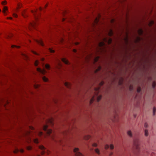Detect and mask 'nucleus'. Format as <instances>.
Segmentation results:
<instances>
[{"instance_id":"nucleus-27","label":"nucleus","mask_w":156,"mask_h":156,"mask_svg":"<svg viewBox=\"0 0 156 156\" xmlns=\"http://www.w3.org/2000/svg\"><path fill=\"white\" fill-rule=\"evenodd\" d=\"M95 151L98 154H99V151L98 149H96L95 150Z\"/></svg>"},{"instance_id":"nucleus-45","label":"nucleus","mask_w":156,"mask_h":156,"mask_svg":"<svg viewBox=\"0 0 156 156\" xmlns=\"http://www.w3.org/2000/svg\"><path fill=\"white\" fill-rule=\"evenodd\" d=\"M100 84L101 85H102L103 84V83L102 82H101L100 83Z\"/></svg>"},{"instance_id":"nucleus-56","label":"nucleus","mask_w":156,"mask_h":156,"mask_svg":"<svg viewBox=\"0 0 156 156\" xmlns=\"http://www.w3.org/2000/svg\"><path fill=\"white\" fill-rule=\"evenodd\" d=\"M44 60V58H42V61H43Z\"/></svg>"},{"instance_id":"nucleus-25","label":"nucleus","mask_w":156,"mask_h":156,"mask_svg":"<svg viewBox=\"0 0 156 156\" xmlns=\"http://www.w3.org/2000/svg\"><path fill=\"white\" fill-rule=\"evenodd\" d=\"M34 142L35 143L38 144L39 142L38 140L37 139H35L34 140Z\"/></svg>"},{"instance_id":"nucleus-16","label":"nucleus","mask_w":156,"mask_h":156,"mask_svg":"<svg viewBox=\"0 0 156 156\" xmlns=\"http://www.w3.org/2000/svg\"><path fill=\"white\" fill-rule=\"evenodd\" d=\"M156 86V83L155 81H153L152 83V86L153 88H154Z\"/></svg>"},{"instance_id":"nucleus-28","label":"nucleus","mask_w":156,"mask_h":156,"mask_svg":"<svg viewBox=\"0 0 156 156\" xmlns=\"http://www.w3.org/2000/svg\"><path fill=\"white\" fill-rule=\"evenodd\" d=\"M141 91V88L140 87H138L137 89V92L138 93L140 92Z\"/></svg>"},{"instance_id":"nucleus-61","label":"nucleus","mask_w":156,"mask_h":156,"mask_svg":"<svg viewBox=\"0 0 156 156\" xmlns=\"http://www.w3.org/2000/svg\"><path fill=\"white\" fill-rule=\"evenodd\" d=\"M97 59L96 58V59H95V60H96V61H97Z\"/></svg>"},{"instance_id":"nucleus-64","label":"nucleus","mask_w":156,"mask_h":156,"mask_svg":"<svg viewBox=\"0 0 156 156\" xmlns=\"http://www.w3.org/2000/svg\"><path fill=\"white\" fill-rule=\"evenodd\" d=\"M37 156H39V155H37Z\"/></svg>"},{"instance_id":"nucleus-51","label":"nucleus","mask_w":156,"mask_h":156,"mask_svg":"<svg viewBox=\"0 0 156 156\" xmlns=\"http://www.w3.org/2000/svg\"><path fill=\"white\" fill-rule=\"evenodd\" d=\"M100 69H101V67H99V69L98 70H100Z\"/></svg>"},{"instance_id":"nucleus-21","label":"nucleus","mask_w":156,"mask_h":156,"mask_svg":"<svg viewBox=\"0 0 156 156\" xmlns=\"http://www.w3.org/2000/svg\"><path fill=\"white\" fill-rule=\"evenodd\" d=\"M156 112V108L155 107H154L153 108V115H154Z\"/></svg>"},{"instance_id":"nucleus-3","label":"nucleus","mask_w":156,"mask_h":156,"mask_svg":"<svg viewBox=\"0 0 156 156\" xmlns=\"http://www.w3.org/2000/svg\"><path fill=\"white\" fill-rule=\"evenodd\" d=\"M73 151L76 156H83L82 154L79 151V149L77 148H75Z\"/></svg>"},{"instance_id":"nucleus-55","label":"nucleus","mask_w":156,"mask_h":156,"mask_svg":"<svg viewBox=\"0 0 156 156\" xmlns=\"http://www.w3.org/2000/svg\"><path fill=\"white\" fill-rule=\"evenodd\" d=\"M59 64V65H61L60 64V62H59V63H58Z\"/></svg>"},{"instance_id":"nucleus-53","label":"nucleus","mask_w":156,"mask_h":156,"mask_svg":"<svg viewBox=\"0 0 156 156\" xmlns=\"http://www.w3.org/2000/svg\"><path fill=\"white\" fill-rule=\"evenodd\" d=\"M90 136H88V138L87 139H89V138H90Z\"/></svg>"},{"instance_id":"nucleus-8","label":"nucleus","mask_w":156,"mask_h":156,"mask_svg":"<svg viewBox=\"0 0 156 156\" xmlns=\"http://www.w3.org/2000/svg\"><path fill=\"white\" fill-rule=\"evenodd\" d=\"M104 41L105 42H107L109 44H110L112 42V40L111 39H109L108 40H107L106 39L104 38Z\"/></svg>"},{"instance_id":"nucleus-4","label":"nucleus","mask_w":156,"mask_h":156,"mask_svg":"<svg viewBox=\"0 0 156 156\" xmlns=\"http://www.w3.org/2000/svg\"><path fill=\"white\" fill-rule=\"evenodd\" d=\"M39 148L42 150V151L41 152V154H44L46 152V148L43 145H40L39 147Z\"/></svg>"},{"instance_id":"nucleus-57","label":"nucleus","mask_w":156,"mask_h":156,"mask_svg":"<svg viewBox=\"0 0 156 156\" xmlns=\"http://www.w3.org/2000/svg\"><path fill=\"white\" fill-rule=\"evenodd\" d=\"M97 89V91H98V90H99L98 89Z\"/></svg>"},{"instance_id":"nucleus-37","label":"nucleus","mask_w":156,"mask_h":156,"mask_svg":"<svg viewBox=\"0 0 156 156\" xmlns=\"http://www.w3.org/2000/svg\"><path fill=\"white\" fill-rule=\"evenodd\" d=\"M13 16L15 17H17V14L14 13L13 15Z\"/></svg>"},{"instance_id":"nucleus-39","label":"nucleus","mask_w":156,"mask_h":156,"mask_svg":"<svg viewBox=\"0 0 156 156\" xmlns=\"http://www.w3.org/2000/svg\"><path fill=\"white\" fill-rule=\"evenodd\" d=\"M154 23V21H152L151 22V25H153Z\"/></svg>"},{"instance_id":"nucleus-50","label":"nucleus","mask_w":156,"mask_h":156,"mask_svg":"<svg viewBox=\"0 0 156 156\" xmlns=\"http://www.w3.org/2000/svg\"><path fill=\"white\" fill-rule=\"evenodd\" d=\"M65 20V19H62V21H64Z\"/></svg>"},{"instance_id":"nucleus-33","label":"nucleus","mask_w":156,"mask_h":156,"mask_svg":"<svg viewBox=\"0 0 156 156\" xmlns=\"http://www.w3.org/2000/svg\"><path fill=\"white\" fill-rule=\"evenodd\" d=\"M43 135V133L42 132H40L39 133V135L40 136H41Z\"/></svg>"},{"instance_id":"nucleus-41","label":"nucleus","mask_w":156,"mask_h":156,"mask_svg":"<svg viewBox=\"0 0 156 156\" xmlns=\"http://www.w3.org/2000/svg\"><path fill=\"white\" fill-rule=\"evenodd\" d=\"M145 135L146 136V129H145L144 130Z\"/></svg>"},{"instance_id":"nucleus-17","label":"nucleus","mask_w":156,"mask_h":156,"mask_svg":"<svg viewBox=\"0 0 156 156\" xmlns=\"http://www.w3.org/2000/svg\"><path fill=\"white\" fill-rule=\"evenodd\" d=\"M45 68L47 69H50V66L48 64H46L45 65Z\"/></svg>"},{"instance_id":"nucleus-52","label":"nucleus","mask_w":156,"mask_h":156,"mask_svg":"<svg viewBox=\"0 0 156 156\" xmlns=\"http://www.w3.org/2000/svg\"><path fill=\"white\" fill-rule=\"evenodd\" d=\"M51 137H52V138H53V135H52V136H51Z\"/></svg>"},{"instance_id":"nucleus-62","label":"nucleus","mask_w":156,"mask_h":156,"mask_svg":"<svg viewBox=\"0 0 156 156\" xmlns=\"http://www.w3.org/2000/svg\"><path fill=\"white\" fill-rule=\"evenodd\" d=\"M97 59L96 58V59H95V60H96V61H97Z\"/></svg>"},{"instance_id":"nucleus-36","label":"nucleus","mask_w":156,"mask_h":156,"mask_svg":"<svg viewBox=\"0 0 156 156\" xmlns=\"http://www.w3.org/2000/svg\"><path fill=\"white\" fill-rule=\"evenodd\" d=\"M97 144L96 143H94L93 144V146H94V147H97Z\"/></svg>"},{"instance_id":"nucleus-34","label":"nucleus","mask_w":156,"mask_h":156,"mask_svg":"<svg viewBox=\"0 0 156 156\" xmlns=\"http://www.w3.org/2000/svg\"><path fill=\"white\" fill-rule=\"evenodd\" d=\"M35 66H37L38 65V62L37 61H36L35 62Z\"/></svg>"},{"instance_id":"nucleus-60","label":"nucleus","mask_w":156,"mask_h":156,"mask_svg":"<svg viewBox=\"0 0 156 156\" xmlns=\"http://www.w3.org/2000/svg\"><path fill=\"white\" fill-rule=\"evenodd\" d=\"M50 122L51 123H52V122L50 121Z\"/></svg>"},{"instance_id":"nucleus-19","label":"nucleus","mask_w":156,"mask_h":156,"mask_svg":"<svg viewBox=\"0 0 156 156\" xmlns=\"http://www.w3.org/2000/svg\"><path fill=\"white\" fill-rule=\"evenodd\" d=\"M139 34L140 35H142L143 34V32L141 29H140L138 31Z\"/></svg>"},{"instance_id":"nucleus-49","label":"nucleus","mask_w":156,"mask_h":156,"mask_svg":"<svg viewBox=\"0 0 156 156\" xmlns=\"http://www.w3.org/2000/svg\"><path fill=\"white\" fill-rule=\"evenodd\" d=\"M34 129V128L33 127H31V129H32V130H33V129Z\"/></svg>"},{"instance_id":"nucleus-58","label":"nucleus","mask_w":156,"mask_h":156,"mask_svg":"<svg viewBox=\"0 0 156 156\" xmlns=\"http://www.w3.org/2000/svg\"><path fill=\"white\" fill-rule=\"evenodd\" d=\"M147 136H148V133H147Z\"/></svg>"},{"instance_id":"nucleus-5","label":"nucleus","mask_w":156,"mask_h":156,"mask_svg":"<svg viewBox=\"0 0 156 156\" xmlns=\"http://www.w3.org/2000/svg\"><path fill=\"white\" fill-rule=\"evenodd\" d=\"M32 12L33 13L34 15V17L35 20H38V16H39V13L38 14H37V13L36 11H32Z\"/></svg>"},{"instance_id":"nucleus-13","label":"nucleus","mask_w":156,"mask_h":156,"mask_svg":"<svg viewBox=\"0 0 156 156\" xmlns=\"http://www.w3.org/2000/svg\"><path fill=\"white\" fill-rule=\"evenodd\" d=\"M36 23L35 22H33V23H30V25L31 27L35 28L36 25Z\"/></svg>"},{"instance_id":"nucleus-38","label":"nucleus","mask_w":156,"mask_h":156,"mask_svg":"<svg viewBox=\"0 0 156 156\" xmlns=\"http://www.w3.org/2000/svg\"><path fill=\"white\" fill-rule=\"evenodd\" d=\"M154 67H155V69H156V61L155 60V62H154Z\"/></svg>"},{"instance_id":"nucleus-11","label":"nucleus","mask_w":156,"mask_h":156,"mask_svg":"<svg viewBox=\"0 0 156 156\" xmlns=\"http://www.w3.org/2000/svg\"><path fill=\"white\" fill-rule=\"evenodd\" d=\"M20 151L21 153H23L24 152V150L23 149H20V150H19L18 149H16L14 151V152L15 153H16Z\"/></svg>"},{"instance_id":"nucleus-18","label":"nucleus","mask_w":156,"mask_h":156,"mask_svg":"<svg viewBox=\"0 0 156 156\" xmlns=\"http://www.w3.org/2000/svg\"><path fill=\"white\" fill-rule=\"evenodd\" d=\"M108 34L109 36H112L113 35V31H112V30H110V31L109 32V33H108Z\"/></svg>"},{"instance_id":"nucleus-2","label":"nucleus","mask_w":156,"mask_h":156,"mask_svg":"<svg viewBox=\"0 0 156 156\" xmlns=\"http://www.w3.org/2000/svg\"><path fill=\"white\" fill-rule=\"evenodd\" d=\"M43 130L48 135H50L52 133L51 129L48 128V126L47 125H44L43 127Z\"/></svg>"},{"instance_id":"nucleus-42","label":"nucleus","mask_w":156,"mask_h":156,"mask_svg":"<svg viewBox=\"0 0 156 156\" xmlns=\"http://www.w3.org/2000/svg\"><path fill=\"white\" fill-rule=\"evenodd\" d=\"M98 21L97 19V18H96V20H95V21L96 22H97Z\"/></svg>"},{"instance_id":"nucleus-9","label":"nucleus","mask_w":156,"mask_h":156,"mask_svg":"<svg viewBox=\"0 0 156 156\" xmlns=\"http://www.w3.org/2000/svg\"><path fill=\"white\" fill-rule=\"evenodd\" d=\"M37 42L40 45L43 46L44 45V44L43 41L41 40H37Z\"/></svg>"},{"instance_id":"nucleus-30","label":"nucleus","mask_w":156,"mask_h":156,"mask_svg":"<svg viewBox=\"0 0 156 156\" xmlns=\"http://www.w3.org/2000/svg\"><path fill=\"white\" fill-rule=\"evenodd\" d=\"M114 147L113 144H111L110 146V148L111 149H112L114 148Z\"/></svg>"},{"instance_id":"nucleus-24","label":"nucleus","mask_w":156,"mask_h":156,"mask_svg":"<svg viewBox=\"0 0 156 156\" xmlns=\"http://www.w3.org/2000/svg\"><path fill=\"white\" fill-rule=\"evenodd\" d=\"M43 80L45 82H47L48 81V79L44 76L43 77Z\"/></svg>"},{"instance_id":"nucleus-32","label":"nucleus","mask_w":156,"mask_h":156,"mask_svg":"<svg viewBox=\"0 0 156 156\" xmlns=\"http://www.w3.org/2000/svg\"><path fill=\"white\" fill-rule=\"evenodd\" d=\"M12 48H14V47H16V48H20V46H16L14 45H12Z\"/></svg>"},{"instance_id":"nucleus-40","label":"nucleus","mask_w":156,"mask_h":156,"mask_svg":"<svg viewBox=\"0 0 156 156\" xmlns=\"http://www.w3.org/2000/svg\"><path fill=\"white\" fill-rule=\"evenodd\" d=\"M7 19H10V20H12V18L11 17H8L7 18Z\"/></svg>"},{"instance_id":"nucleus-43","label":"nucleus","mask_w":156,"mask_h":156,"mask_svg":"<svg viewBox=\"0 0 156 156\" xmlns=\"http://www.w3.org/2000/svg\"><path fill=\"white\" fill-rule=\"evenodd\" d=\"M42 8L41 7H40L39 8V10L40 11H41L42 10Z\"/></svg>"},{"instance_id":"nucleus-10","label":"nucleus","mask_w":156,"mask_h":156,"mask_svg":"<svg viewBox=\"0 0 156 156\" xmlns=\"http://www.w3.org/2000/svg\"><path fill=\"white\" fill-rule=\"evenodd\" d=\"M105 43L104 42H100L99 44V45L100 47H102L105 46Z\"/></svg>"},{"instance_id":"nucleus-59","label":"nucleus","mask_w":156,"mask_h":156,"mask_svg":"<svg viewBox=\"0 0 156 156\" xmlns=\"http://www.w3.org/2000/svg\"><path fill=\"white\" fill-rule=\"evenodd\" d=\"M146 123H145V127H146Z\"/></svg>"},{"instance_id":"nucleus-46","label":"nucleus","mask_w":156,"mask_h":156,"mask_svg":"<svg viewBox=\"0 0 156 156\" xmlns=\"http://www.w3.org/2000/svg\"><path fill=\"white\" fill-rule=\"evenodd\" d=\"M137 38H138L137 39L138 40H139L140 39V38H139V37H138Z\"/></svg>"},{"instance_id":"nucleus-23","label":"nucleus","mask_w":156,"mask_h":156,"mask_svg":"<svg viewBox=\"0 0 156 156\" xmlns=\"http://www.w3.org/2000/svg\"><path fill=\"white\" fill-rule=\"evenodd\" d=\"M94 100V98L93 97L92 98H91V99L90 100V104H91L93 102Z\"/></svg>"},{"instance_id":"nucleus-15","label":"nucleus","mask_w":156,"mask_h":156,"mask_svg":"<svg viewBox=\"0 0 156 156\" xmlns=\"http://www.w3.org/2000/svg\"><path fill=\"white\" fill-rule=\"evenodd\" d=\"M127 134L129 136L132 137V132L130 130H129L127 132Z\"/></svg>"},{"instance_id":"nucleus-6","label":"nucleus","mask_w":156,"mask_h":156,"mask_svg":"<svg viewBox=\"0 0 156 156\" xmlns=\"http://www.w3.org/2000/svg\"><path fill=\"white\" fill-rule=\"evenodd\" d=\"M147 26H148V23L147 22V64L148 63V56H147V52H148V46H147V41H148V36H147Z\"/></svg>"},{"instance_id":"nucleus-48","label":"nucleus","mask_w":156,"mask_h":156,"mask_svg":"<svg viewBox=\"0 0 156 156\" xmlns=\"http://www.w3.org/2000/svg\"><path fill=\"white\" fill-rule=\"evenodd\" d=\"M47 6V5H46L45 6V8H46V7Z\"/></svg>"},{"instance_id":"nucleus-26","label":"nucleus","mask_w":156,"mask_h":156,"mask_svg":"<svg viewBox=\"0 0 156 156\" xmlns=\"http://www.w3.org/2000/svg\"><path fill=\"white\" fill-rule=\"evenodd\" d=\"M7 2L6 1H4L3 2H2V5H4L6 4Z\"/></svg>"},{"instance_id":"nucleus-1","label":"nucleus","mask_w":156,"mask_h":156,"mask_svg":"<svg viewBox=\"0 0 156 156\" xmlns=\"http://www.w3.org/2000/svg\"><path fill=\"white\" fill-rule=\"evenodd\" d=\"M133 149L137 151H138L139 150V143L138 139L134 140Z\"/></svg>"},{"instance_id":"nucleus-44","label":"nucleus","mask_w":156,"mask_h":156,"mask_svg":"<svg viewBox=\"0 0 156 156\" xmlns=\"http://www.w3.org/2000/svg\"><path fill=\"white\" fill-rule=\"evenodd\" d=\"M73 51L75 52H76V50L75 49Z\"/></svg>"},{"instance_id":"nucleus-31","label":"nucleus","mask_w":156,"mask_h":156,"mask_svg":"<svg viewBox=\"0 0 156 156\" xmlns=\"http://www.w3.org/2000/svg\"><path fill=\"white\" fill-rule=\"evenodd\" d=\"M49 50L50 52H51V53H54V51L51 49L50 48L49 49Z\"/></svg>"},{"instance_id":"nucleus-14","label":"nucleus","mask_w":156,"mask_h":156,"mask_svg":"<svg viewBox=\"0 0 156 156\" xmlns=\"http://www.w3.org/2000/svg\"><path fill=\"white\" fill-rule=\"evenodd\" d=\"M37 71L42 74H44V70H42L41 69L39 68L37 69Z\"/></svg>"},{"instance_id":"nucleus-22","label":"nucleus","mask_w":156,"mask_h":156,"mask_svg":"<svg viewBox=\"0 0 156 156\" xmlns=\"http://www.w3.org/2000/svg\"><path fill=\"white\" fill-rule=\"evenodd\" d=\"M64 84L66 87H69L70 85V84L67 82L65 83Z\"/></svg>"},{"instance_id":"nucleus-47","label":"nucleus","mask_w":156,"mask_h":156,"mask_svg":"<svg viewBox=\"0 0 156 156\" xmlns=\"http://www.w3.org/2000/svg\"><path fill=\"white\" fill-rule=\"evenodd\" d=\"M79 44V43H76V45H77V44Z\"/></svg>"},{"instance_id":"nucleus-54","label":"nucleus","mask_w":156,"mask_h":156,"mask_svg":"<svg viewBox=\"0 0 156 156\" xmlns=\"http://www.w3.org/2000/svg\"><path fill=\"white\" fill-rule=\"evenodd\" d=\"M22 15L23 16H24V17H25V16L23 14V13H22Z\"/></svg>"},{"instance_id":"nucleus-7","label":"nucleus","mask_w":156,"mask_h":156,"mask_svg":"<svg viewBox=\"0 0 156 156\" xmlns=\"http://www.w3.org/2000/svg\"><path fill=\"white\" fill-rule=\"evenodd\" d=\"M62 61L66 64L68 65L69 64V62L66 58H62Z\"/></svg>"},{"instance_id":"nucleus-20","label":"nucleus","mask_w":156,"mask_h":156,"mask_svg":"<svg viewBox=\"0 0 156 156\" xmlns=\"http://www.w3.org/2000/svg\"><path fill=\"white\" fill-rule=\"evenodd\" d=\"M101 96H99L97 97V101L98 102H99L100 100H101Z\"/></svg>"},{"instance_id":"nucleus-29","label":"nucleus","mask_w":156,"mask_h":156,"mask_svg":"<svg viewBox=\"0 0 156 156\" xmlns=\"http://www.w3.org/2000/svg\"><path fill=\"white\" fill-rule=\"evenodd\" d=\"M109 146L108 145H106L105 146V148L106 149H107L109 148Z\"/></svg>"},{"instance_id":"nucleus-63","label":"nucleus","mask_w":156,"mask_h":156,"mask_svg":"<svg viewBox=\"0 0 156 156\" xmlns=\"http://www.w3.org/2000/svg\"><path fill=\"white\" fill-rule=\"evenodd\" d=\"M112 154V153H111V154H110L111 155Z\"/></svg>"},{"instance_id":"nucleus-35","label":"nucleus","mask_w":156,"mask_h":156,"mask_svg":"<svg viewBox=\"0 0 156 156\" xmlns=\"http://www.w3.org/2000/svg\"><path fill=\"white\" fill-rule=\"evenodd\" d=\"M31 146H28L27 147V149L28 150H30L31 149Z\"/></svg>"},{"instance_id":"nucleus-12","label":"nucleus","mask_w":156,"mask_h":156,"mask_svg":"<svg viewBox=\"0 0 156 156\" xmlns=\"http://www.w3.org/2000/svg\"><path fill=\"white\" fill-rule=\"evenodd\" d=\"M8 10V7L7 6H4L3 7V12L5 14V15H6L5 14V11Z\"/></svg>"}]
</instances>
